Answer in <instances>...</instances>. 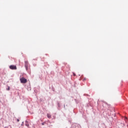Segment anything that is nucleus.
Masks as SVG:
<instances>
[{"label":"nucleus","mask_w":128,"mask_h":128,"mask_svg":"<svg viewBox=\"0 0 128 128\" xmlns=\"http://www.w3.org/2000/svg\"><path fill=\"white\" fill-rule=\"evenodd\" d=\"M72 128H82L80 125L76 123H74L72 124Z\"/></svg>","instance_id":"obj_1"},{"label":"nucleus","mask_w":128,"mask_h":128,"mask_svg":"<svg viewBox=\"0 0 128 128\" xmlns=\"http://www.w3.org/2000/svg\"><path fill=\"white\" fill-rule=\"evenodd\" d=\"M21 84H26L27 80L24 78L22 77L20 78Z\"/></svg>","instance_id":"obj_2"},{"label":"nucleus","mask_w":128,"mask_h":128,"mask_svg":"<svg viewBox=\"0 0 128 128\" xmlns=\"http://www.w3.org/2000/svg\"><path fill=\"white\" fill-rule=\"evenodd\" d=\"M24 66L26 68V70H28V61H25Z\"/></svg>","instance_id":"obj_3"},{"label":"nucleus","mask_w":128,"mask_h":128,"mask_svg":"<svg viewBox=\"0 0 128 128\" xmlns=\"http://www.w3.org/2000/svg\"><path fill=\"white\" fill-rule=\"evenodd\" d=\"M10 70H16V66L14 65H11L10 66Z\"/></svg>","instance_id":"obj_4"},{"label":"nucleus","mask_w":128,"mask_h":128,"mask_svg":"<svg viewBox=\"0 0 128 128\" xmlns=\"http://www.w3.org/2000/svg\"><path fill=\"white\" fill-rule=\"evenodd\" d=\"M25 126H28V128L30 126V124H28V122L26 120L25 122Z\"/></svg>","instance_id":"obj_5"},{"label":"nucleus","mask_w":128,"mask_h":128,"mask_svg":"<svg viewBox=\"0 0 128 128\" xmlns=\"http://www.w3.org/2000/svg\"><path fill=\"white\" fill-rule=\"evenodd\" d=\"M48 118H52V116L48 114Z\"/></svg>","instance_id":"obj_6"},{"label":"nucleus","mask_w":128,"mask_h":128,"mask_svg":"<svg viewBox=\"0 0 128 128\" xmlns=\"http://www.w3.org/2000/svg\"><path fill=\"white\" fill-rule=\"evenodd\" d=\"M4 128H12V126H10L5 127Z\"/></svg>","instance_id":"obj_7"},{"label":"nucleus","mask_w":128,"mask_h":128,"mask_svg":"<svg viewBox=\"0 0 128 128\" xmlns=\"http://www.w3.org/2000/svg\"><path fill=\"white\" fill-rule=\"evenodd\" d=\"M42 126H44V122H42Z\"/></svg>","instance_id":"obj_8"},{"label":"nucleus","mask_w":128,"mask_h":128,"mask_svg":"<svg viewBox=\"0 0 128 128\" xmlns=\"http://www.w3.org/2000/svg\"><path fill=\"white\" fill-rule=\"evenodd\" d=\"M58 106L60 108V103H58Z\"/></svg>","instance_id":"obj_9"},{"label":"nucleus","mask_w":128,"mask_h":128,"mask_svg":"<svg viewBox=\"0 0 128 128\" xmlns=\"http://www.w3.org/2000/svg\"><path fill=\"white\" fill-rule=\"evenodd\" d=\"M8 90H10V87H8V89H7Z\"/></svg>","instance_id":"obj_10"},{"label":"nucleus","mask_w":128,"mask_h":128,"mask_svg":"<svg viewBox=\"0 0 128 128\" xmlns=\"http://www.w3.org/2000/svg\"><path fill=\"white\" fill-rule=\"evenodd\" d=\"M17 122H20V120L18 119Z\"/></svg>","instance_id":"obj_11"},{"label":"nucleus","mask_w":128,"mask_h":128,"mask_svg":"<svg viewBox=\"0 0 128 128\" xmlns=\"http://www.w3.org/2000/svg\"><path fill=\"white\" fill-rule=\"evenodd\" d=\"M125 120H128V118L126 117Z\"/></svg>","instance_id":"obj_12"},{"label":"nucleus","mask_w":128,"mask_h":128,"mask_svg":"<svg viewBox=\"0 0 128 128\" xmlns=\"http://www.w3.org/2000/svg\"><path fill=\"white\" fill-rule=\"evenodd\" d=\"M74 76H76V74H74Z\"/></svg>","instance_id":"obj_13"},{"label":"nucleus","mask_w":128,"mask_h":128,"mask_svg":"<svg viewBox=\"0 0 128 128\" xmlns=\"http://www.w3.org/2000/svg\"><path fill=\"white\" fill-rule=\"evenodd\" d=\"M64 108H66V105H64Z\"/></svg>","instance_id":"obj_14"},{"label":"nucleus","mask_w":128,"mask_h":128,"mask_svg":"<svg viewBox=\"0 0 128 128\" xmlns=\"http://www.w3.org/2000/svg\"><path fill=\"white\" fill-rule=\"evenodd\" d=\"M22 124H24V122H22Z\"/></svg>","instance_id":"obj_15"},{"label":"nucleus","mask_w":128,"mask_h":128,"mask_svg":"<svg viewBox=\"0 0 128 128\" xmlns=\"http://www.w3.org/2000/svg\"><path fill=\"white\" fill-rule=\"evenodd\" d=\"M84 80H86V78H84Z\"/></svg>","instance_id":"obj_16"}]
</instances>
